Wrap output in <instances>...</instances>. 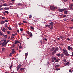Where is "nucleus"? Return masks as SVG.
<instances>
[{
	"instance_id": "nucleus-1",
	"label": "nucleus",
	"mask_w": 73,
	"mask_h": 73,
	"mask_svg": "<svg viewBox=\"0 0 73 73\" xmlns=\"http://www.w3.org/2000/svg\"><path fill=\"white\" fill-rule=\"evenodd\" d=\"M63 51L64 52H63V53H64V54L65 55V56H69V54L68 53V51H66L64 49H63Z\"/></svg>"
},
{
	"instance_id": "nucleus-2",
	"label": "nucleus",
	"mask_w": 73,
	"mask_h": 73,
	"mask_svg": "<svg viewBox=\"0 0 73 73\" xmlns=\"http://www.w3.org/2000/svg\"><path fill=\"white\" fill-rule=\"evenodd\" d=\"M3 41H4V42H3V43H2V46L3 47L5 46V42H6V38H3Z\"/></svg>"
},
{
	"instance_id": "nucleus-3",
	"label": "nucleus",
	"mask_w": 73,
	"mask_h": 73,
	"mask_svg": "<svg viewBox=\"0 0 73 73\" xmlns=\"http://www.w3.org/2000/svg\"><path fill=\"white\" fill-rule=\"evenodd\" d=\"M66 10V9L64 8L63 9H59L58 10V12H63L64 11H65Z\"/></svg>"
},
{
	"instance_id": "nucleus-4",
	"label": "nucleus",
	"mask_w": 73,
	"mask_h": 73,
	"mask_svg": "<svg viewBox=\"0 0 73 73\" xmlns=\"http://www.w3.org/2000/svg\"><path fill=\"white\" fill-rule=\"evenodd\" d=\"M50 9H51L52 10L53 9L54 10L56 9V7H54V6H50Z\"/></svg>"
},
{
	"instance_id": "nucleus-5",
	"label": "nucleus",
	"mask_w": 73,
	"mask_h": 73,
	"mask_svg": "<svg viewBox=\"0 0 73 73\" xmlns=\"http://www.w3.org/2000/svg\"><path fill=\"white\" fill-rule=\"evenodd\" d=\"M20 67H21V64H19L17 66V71H18V70H19V69H20Z\"/></svg>"
},
{
	"instance_id": "nucleus-6",
	"label": "nucleus",
	"mask_w": 73,
	"mask_h": 73,
	"mask_svg": "<svg viewBox=\"0 0 73 73\" xmlns=\"http://www.w3.org/2000/svg\"><path fill=\"white\" fill-rule=\"evenodd\" d=\"M59 61H60V59L57 58L56 59L55 62H59Z\"/></svg>"
},
{
	"instance_id": "nucleus-7",
	"label": "nucleus",
	"mask_w": 73,
	"mask_h": 73,
	"mask_svg": "<svg viewBox=\"0 0 73 73\" xmlns=\"http://www.w3.org/2000/svg\"><path fill=\"white\" fill-rule=\"evenodd\" d=\"M24 69H25V68H22L20 69V71H21V72H23V70H24Z\"/></svg>"
},
{
	"instance_id": "nucleus-8",
	"label": "nucleus",
	"mask_w": 73,
	"mask_h": 73,
	"mask_svg": "<svg viewBox=\"0 0 73 73\" xmlns=\"http://www.w3.org/2000/svg\"><path fill=\"white\" fill-rule=\"evenodd\" d=\"M64 14L66 15H68V11H66L65 10L64 11Z\"/></svg>"
},
{
	"instance_id": "nucleus-9",
	"label": "nucleus",
	"mask_w": 73,
	"mask_h": 73,
	"mask_svg": "<svg viewBox=\"0 0 73 73\" xmlns=\"http://www.w3.org/2000/svg\"><path fill=\"white\" fill-rule=\"evenodd\" d=\"M1 24H4V23H5V21H2L1 22Z\"/></svg>"
},
{
	"instance_id": "nucleus-10",
	"label": "nucleus",
	"mask_w": 73,
	"mask_h": 73,
	"mask_svg": "<svg viewBox=\"0 0 73 73\" xmlns=\"http://www.w3.org/2000/svg\"><path fill=\"white\" fill-rule=\"evenodd\" d=\"M59 48L58 47H56V48L55 49L54 52H56V51H58Z\"/></svg>"
},
{
	"instance_id": "nucleus-11",
	"label": "nucleus",
	"mask_w": 73,
	"mask_h": 73,
	"mask_svg": "<svg viewBox=\"0 0 73 73\" xmlns=\"http://www.w3.org/2000/svg\"><path fill=\"white\" fill-rule=\"evenodd\" d=\"M60 67V65H56L55 66V68H57Z\"/></svg>"
},
{
	"instance_id": "nucleus-12",
	"label": "nucleus",
	"mask_w": 73,
	"mask_h": 73,
	"mask_svg": "<svg viewBox=\"0 0 73 73\" xmlns=\"http://www.w3.org/2000/svg\"><path fill=\"white\" fill-rule=\"evenodd\" d=\"M1 29L3 32H5V29L4 27H3V29L1 28Z\"/></svg>"
},
{
	"instance_id": "nucleus-13",
	"label": "nucleus",
	"mask_w": 73,
	"mask_h": 73,
	"mask_svg": "<svg viewBox=\"0 0 73 73\" xmlns=\"http://www.w3.org/2000/svg\"><path fill=\"white\" fill-rule=\"evenodd\" d=\"M30 28H31V29H32V30H34V29H35L34 27L32 26H30Z\"/></svg>"
},
{
	"instance_id": "nucleus-14",
	"label": "nucleus",
	"mask_w": 73,
	"mask_h": 73,
	"mask_svg": "<svg viewBox=\"0 0 73 73\" xmlns=\"http://www.w3.org/2000/svg\"><path fill=\"white\" fill-rule=\"evenodd\" d=\"M46 27H48V28H49V27H50V25H45Z\"/></svg>"
},
{
	"instance_id": "nucleus-15",
	"label": "nucleus",
	"mask_w": 73,
	"mask_h": 73,
	"mask_svg": "<svg viewBox=\"0 0 73 73\" xmlns=\"http://www.w3.org/2000/svg\"><path fill=\"white\" fill-rule=\"evenodd\" d=\"M12 53H13V54H14V53L15 52V50H14V49H12Z\"/></svg>"
},
{
	"instance_id": "nucleus-16",
	"label": "nucleus",
	"mask_w": 73,
	"mask_h": 73,
	"mask_svg": "<svg viewBox=\"0 0 73 73\" xmlns=\"http://www.w3.org/2000/svg\"><path fill=\"white\" fill-rule=\"evenodd\" d=\"M28 56V53H26L25 54V58H27Z\"/></svg>"
},
{
	"instance_id": "nucleus-17",
	"label": "nucleus",
	"mask_w": 73,
	"mask_h": 73,
	"mask_svg": "<svg viewBox=\"0 0 73 73\" xmlns=\"http://www.w3.org/2000/svg\"><path fill=\"white\" fill-rule=\"evenodd\" d=\"M60 53H58V54H56V55L57 56H58V57H59V56H61Z\"/></svg>"
},
{
	"instance_id": "nucleus-18",
	"label": "nucleus",
	"mask_w": 73,
	"mask_h": 73,
	"mask_svg": "<svg viewBox=\"0 0 73 73\" xmlns=\"http://www.w3.org/2000/svg\"><path fill=\"white\" fill-rule=\"evenodd\" d=\"M9 9V8L5 7L4 8V9L5 10H8V9Z\"/></svg>"
},
{
	"instance_id": "nucleus-19",
	"label": "nucleus",
	"mask_w": 73,
	"mask_h": 73,
	"mask_svg": "<svg viewBox=\"0 0 73 73\" xmlns=\"http://www.w3.org/2000/svg\"><path fill=\"white\" fill-rule=\"evenodd\" d=\"M19 41H16L14 43V44H15V45H16V44H17V43H19Z\"/></svg>"
},
{
	"instance_id": "nucleus-20",
	"label": "nucleus",
	"mask_w": 73,
	"mask_h": 73,
	"mask_svg": "<svg viewBox=\"0 0 73 73\" xmlns=\"http://www.w3.org/2000/svg\"><path fill=\"white\" fill-rule=\"evenodd\" d=\"M52 59H53V60H56V59H57V58H56V57H54L53 58H52Z\"/></svg>"
},
{
	"instance_id": "nucleus-21",
	"label": "nucleus",
	"mask_w": 73,
	"mask_h": 73,
	"mask_svg": "<svg viewBox=\"0 0 73 73\" xmlns=\"http://www.w3.org/2000/svg\"><path fill=\"white\" fill-rule=\"evenodd\" d=\"M71 48V47H70V46H68V50H70Z\"/></svg>"
},
{
	"instance_id": "nucleus-22",
	"label": "nucleus",
	"mask_w": 73,
	"mask_h": 73,
	"mask_svg": "<svg viewBox=\"0 0 73 73\" xmlns=\"http://www.w3.org/2000/svg\"><path fill=\"white\" fill-rule=\"evenodd\" d=\"M64 56V54H60V56H61V57H63Z\"/></svg>"
},
{
	"instance_id": "nucleus-23",
	"label": "nucleus",
	"mask_w": 73,
	"mask_h": 73,
	"mask_svg": "<svg viewBox=\"0 0 73 73\" xmlns=\"http://www.w3.org/2000/svg\"><path fill=\"white\" fill-rule=\"evenodd\" d=\"M3 36L4 37H5L6 38H7V35H3Z\"/></svg>"
},
{
	"instance_id": "nucleus-24",
	"label": "nucleus",
	"mask_w": 73,
	"mask_h": 73,
	"mask_svg": "<svg viewBox=\"0 0 73 73\" xmlns=\"http://www.w3.org/2000/svg\"><path fill=\"white\" fill-rule=\"evenodd\" d=\"M5 48H3L2 49V52H4L5 51Z\"/></svg>"
},
{
	"instance_id": "nucleus-25",
	"label": "nucleus",
	"mask_w": 73,
	"mask_h": 73,
	"mask_svg": "<svg viewBox=\"0 0 73 73\" xmlns=\"http://www.w3.org/2000/svg\"><path fill=\"white\" fill-rule=\"evenodd\" d=\"M29 36H30L31 37H32V33H31L30 34H29Z\"/></svg>"
},
{
	"instance_id": "nucleus-26",
	"label": "nucleus",
	"mask_w": 73,
	"mask_h": 73,
	"mask_svg": "<svg viewBox=\"0 0 73 73\" xmlns=\"http://www.w3.org/2000/svg\"><path fill=\"white\" fill-rule=\"evenodd\" d=\"M60 69L59 68H55V70H60Z\"/></svg>"
},
{
	"instance_id": "nucleus-27",
	"label": "nucleus",
	"mask_w": 73,
	"mask_h": 73,
	"mask_svg": "<svg viewBox=\"0 0 73 73\" xmlns=\"http://www.w3.org/2000/svg\"><path fill=\"white\" fill-rule=\"evenodd\" d=\"M8 41L6 42L5 43V46H6V45H7V44H8Z\"/></svg>"
},
{
	"instance_id": "nucleus-28",
	"label": "nucleus",
	"mask_w": 73,
	"mask_h": 73,
	"mask_svg": "<svg viewBox=\"0 0 73 73\" xmlns=\"http://www.w3.org/2000/svg\"><path fill=\"white\" fill-rule=\"evenodd\" d=\"M27 33L28 35H29L31 33L29 31H27Z\"/></svg>"
},
{
	"instance_id": "nucleus-29",
	"label": "nucleus",
	"mask_w": 73,
	"mask_h": 73,
	"mask_svg": "<svg viewBox=\"0 0 73 73\" xmlns=\"http://www.w3.org/2000/svg\"><path fill=\"white\" fill-rule=\"evenodd\" d=\"M2 19H4V20H6V19H7L3 17H2Z\"/></svg>"
},
{
	"instance_id": "nucleus-30",
	"label": "nucleus",
	"mask_w": 73,
	"mask_h": 73,
	"mask_svg": "<svg viewBox=\"0 0 73 73\" xmlns=\"http://www.w3.org/2000/svg\"><path fill=\"white\" fill-rule=\"evenodd\" d=\"M54 23L53 22H51V23H50L49 24L50 25H53V24Z\"/></svg>"
},
{
	"instance_id": "nucleus-31",
	"label": "nucleus",
	"mask_w": 73,
	"mask_h": 73,
	"mask_svg": "<svg viewBox=\"0 0 73 73\" xmlns=\"http://www.w3.org/2000/svg\"><path fill=\"white\" fill-rule=\"evenodd\" d=\"M20 30L21 32H22V31H23V29L22 28H21L20 29Z\"/></svg>"
},
{
	"instance_id": "nucleus-32",
	"label": "nucleus",
	"mask_w": 73,
	"mask_h": 73,
	"mask_svg": "<svg viewBox=\"0 0 73 73\" xmlns=\"http://www.w3.org/2000/svg\"><path fill=\"white\" fill-rule=\"evenodd\" d=\"M54 62V60L52 59V60L51 61V62Z\"/></svg>"
},
{
	"instance_id": "nucleus-33",
	"label": "nucleus",
	"mask_w": 73,
	"mask_h": 73,
	"mask_svg": "<svg viewBox=\"0 0 73 73\" xmlns=\"http://www.w3.org/2000/svg\"><path fill=\"white\" fill-rule=\"evenodd\" d=\"M8 29H9V30H12V28H11L10 27H9L8 28Z\"/></svg>"
},
{
	"instance_id": "nucleus-34",
	"label": "nucleus",
	"mask_w": 73,
	"mask_h": 73,
	"mask_svg": "<svg viewBox=\"0 0 73 73\" xmlns=\"http://www.w3.org/2000/svg\"><path fill=\"white\" fill-rule=\"evenodd\" d=\"M2 13H3V15H6L4 11L3 12H2Z\"/></svg>"
},
{
	"instance_id": "nucleus-35",
	"label": "nucleus",
	"mask_w": 73,
	"mask_h": 73,
	"mask_svg": "<svg viewBox=\"0 0 73 73\" xmlns=\"http://www.w3.org/2000/svg\"><path fill=\"white\" fill-rule=\"evenodd\" d=\"M63 17H64V18L65 17H66V15H64Z\"/></svg>"
},
{
	"instance_id": "nucleus-36",
	"label": "nucleus",
	"mask_w": 73,
	"mask_h": 73,
	"mask_svg": "<svg viewBox=\"0 0 73 73\" xmlns=\"http://www.w3.org/2000/svg\"><path fill=\"white\" fill-rule=\"evenodd\" d=\"M70 7H73V3H72L70 5Z\"/></svg>"
},
{
	"instance_id": "nucleus-37",
	"label": "nucleus",
	"mask_w": 73,
	"mask_h": 73,
	"mask_svg": "<svg viewBox=\"0 0 73 73\" xmlns=\"http://www.w3.org/2000/svg\"><path fill=\"white\" fill-rule=\"evenodd\" d=\"M3 6H7V4H3Z\"/></svg>"
},
{
	"instance_id": "nucleus-38",
	"label": "nucleus",
	"mask_w": 73,
	"mask_h": 73,
	"mask_svg": "<svg viewBox=\"0 0 73 73\" xmlns=\"http://www.w3.org/2000/svg\"><path fill=\"white\" fill-rule=\"evenodd\" d=\"M12 66H13V65H11V66L10 67V69H11V68H12Z\"/></svg>"
},
{
	"instance_id": "nucleus-39",
	"label": "nucleus",
	"mask_w": 73,
	"mask_h": 73,
	"mask_svg": "<svg viewBox=\"0 0 73 73\" xmlns=\"http://www.w3.org/2000/svg\"><path fill=\"white\" fill-rule=\"evenodd\" d=\"M15 37L14 36H11V38H11V39H13V38H14Z\"/></svg>"
},
{
	"instance_id": "nucleus-40",
	"label": "nucleus",
	"mask_w": 73,
	"mask_h": 73,
	"mask_svg": "<svg viewBox=\"0 0 73 73\" xmlns=\"http://www.w3.org/2000/svg\"><path fill=\"white\" fill-rule=\"evenodd\" d=\"M60 38H61V39H63V37H62V36H60Z\"/></svg>"
},
{
	"instance_id": "nucleus-41",
	"label": "nucleus",
	"mask_w": 73,
	"mask_h": 73,
	"mask_svg": "<svg viewBox=\"0 0 73 73\" xmlns=\"http://www.w3.org/2000/svg\"><path fill=\"white\" fill-rule=\"evenodd\" d=\"M23 22L24 23H27V22H26L25 21H23Z\"/></svg>"
},
{
	"instance_id": "nucleus-42",
	"label": "nucleus",
	"mask_w": 73,
	"mask_h": 73,
	"mask_svg": "<svg viewBox=\"0 0 73 73\" xmlns=\"http://www.w3.org/2000/svg\"><path fill=\"white\" fill-rule=\"evenodd\" d=\"M69 62H67L66 63V65H69Z\"/></svg>"
},
{
	"instance_id": "nucleus-43",
	"label": "nucleus",
	"mask_w": 73,
	"mask_h": 73,
	"mask_svg": "<svg viewBox=\"0 0 73 73\" xmlns=\"http://www.w3.org/2000/svg\"><path fill=\"white\" fill-rule=\"evenodd\" d=\"M5 12L6 13H7V14H8V13H9V12L7 11H5Z\"/></svg>"
},
{
	"instance_id": "nucleus-44",
	"label": "nucleus",
	"mask_w": 73,
	"mask_h": 73,
	"mask_svg": "<svg viewBox=\"0 0 73 73\" xmlns=\"http://www.w3.org/2000/svg\"><path fill=\"white\" fill-rule=\"evenodd\" d=\"M54 50V49L53 48H52L51 49V51H53V50Z\"/></svg>"
},
{
	"instance_id": "nucleus-45",
	"label": "nucleus",
	"mask_w": 73,
	"mask_h": 73,
	"mask_svg": "<svg viewBox=\"0 0 73 73\" xmlns=\"http://www.w3.org/2000/svg\"><path fill=\"white\" fill-rule=\"evenodd\" d=\"M32 17V16L31 15H29V18H31V17Z\"/></svg>"
},
{
	"instance_id": "nucleus-46",
	"label": "nucleus",
	"mask_w": 73,
	"mask_h": 73,
	"mask_svg": "<svg viewBox=\"0 0 73 73\" xmlns=\"http://www.w3.org/2000/svg\"><path fill=\"white\" fill-rule=\"evenodd\" d=\"M52 55H54V52H53L52 54Z\"/></svg>"
},
{
	"instance_id": "nucleus-47",
	"label": "nucleus",
	"mask_w": 73,
	"mask_h": 73,
	"mask_svg": "<svg viewBox=\"0 0 73 73\" xmlns=\"http://www.w3.org/2000/svg\"><path fill=\"white\" fill-rule=\"evenodd\" d=\"M18 5H23V4H21V3H18Z\"/></svg>"
},
{
	"instance_id": "nucleus-48",
	"label": "nucleus",
	"mask_w": 73,
	"mask_h": 73,
	"mask_svg": "<svg viewBox=\"0 0 73 73\" xmlns=\"http://www.w3.org/2000/svg\"><path fill=\"white\" fill-rule=\"evenodd\" d=\"M49 62H48L47 63L46 65H49Z\"/></svg>"
},
{
	"instance_id": "nucleus-49",
	"label": "nucleus",
	"mask_w": 73,
	"mask_h": 73,
	"mask_svg": "<svg viewBox=\"0 0 73 73\" xmlns=\"http://www.w3.org/2000/svg\"><path fill=\"white\" fill-rule=\"evenodd\" d=\"M5 26L6 27H7V28H8V26H7V24H5Z\"/></svg>"
},
{
	"instance_id": "nucleus-50",
	"label": "nucleus",
	"mask_w": 73,
	"mask_h": 73,
	"mask_svg": "<svg viewBox=\"0 0 73 73\" xmlns=\"http://www.w3.org/2000/svg\"><path fill=\"white\" fill-rule=\"evenodd\" d=\"M15 35H15V34H12V36H13V37H15Z\"/></svg>"
},
{
	"instance_id": "nucleus-51",
	"label": "nucleus",
	"mask_w": 73,
	"mask_h": 73,
	"mask_svg": "<svg viewBox=\"0 0 73 73\" xmlns=\"http://www.w3.org/2000/svg\"><path fill=\"white\" fill-rule=\"evenodd\" d=\"M69 72H70V73H72V70H71V69H70L69 70Z\"/></svg>"
},
{
	"instance_id": "nucleus-52",
	"label": "nucleus",
	"mask_w": 73,
	"mask_h": 73,
	"mask_svg": "<svg viewBox=\"0 0 73 73\" xmlns=\"http://www.w3.org/2000/svg\"><path fill=\"white\" fill-rule=\"evenodd\" d=\"M7 33H8V34H10V32L9 31L7 32Z\"/></svg>"
},
{
	"instance_id": "nucleus-53",
	"label": "nucleus",
	"mask_w": 73,
	"mask_h": 73,
	"mask_svg": "<svg viewBox=\"0 0 73 73\" xmlns=\"http://www.w3.org/2000/svg\"><path fill=\"white\" fill-rule=\"evenodd\" d=\"M0 35H1V36H3V33H2L1 32H0Z\"/></svg>"
},
{
	"instance_id": "nucleus-54",
	"label": "nucleus",
	"mask_w": 73,
	"mask_h": 73,
	"mask_svg": "<svg viewBox=\"0 0 73 73\" xmlns=\"http://www.w3.org/2000/svg\"><path fill=\"white\" fill-rule=\"evenodd\" d=\"M63 61H64V62H66V59H64V60H63Z\"/></svg>"
},
{
	"instance_id": "nucleus-55",
	"label": "nucleus",
	"mask_w": 73,
	"mask_h": 73,
	"mask_svg": "<svg viewBox=\"0 0 73 73\" xmlns=\"http://www.w3.org/2000/svg\"><path fill=\"white\" fill-rule=\"evenodd\" d=\"M5 21V22H8V21H9L6 20Z\"/></svg>"
},
{
	"instance_id": "nucleus-56",
	"label": "nucleus",
	"mask_w": 73,
	"mask_h": 73,
	"mask_svg": "<svg viewBox=\"0 0 73 73\" xmlns=\"http://www.w3.org/2000/svg\"><path fill=\"white\" fill-rule=\"evenodd\" d=\"M2 6H3V5H2L1 4L0 5V8L2 7Z\"/></svg>"
},
{
	"instance_id": "nucleus-57",
	"label": "nucleus",
	"mask_w": 73,
	"mask_h": 73,
	"mask_svg": "<svg viewBox=\"0 0 73 73\" xmlns=\"http://www.w3.org/2000/svg\"><path fill=\"white\" fill-rule=\"evenodd\" d=\"M51 28H53V25H51Z\"/></svg>"
},
{
	"instance_id": "nucleus-58",
	"label": "nucleus",
	"mask_w": 73,
	"mask_h": 73,
	"mask_svg": "<svg viewBox=\"0 0 73 73\" xmlns=\"http://www.w3.org/2000/svg\"><path fill=\"white\" fill-rule=\"evenodd\" d=\"M67 38V40H70V39H69V38Z\"/></svg>"
},
{
	"instance_id": "nucleus-59",
	"label": "nucleus",
	"mask_w": 73,
	"mask_h": 73,
	"mask_svg": "<svg viewBox=\"0 0 73 73\" xmlns=\"http://www.w3.org/2000/svg\"><path fill=\"white\" fill-rule=\"evenodd\" d=\"M64 2H66L67 1V0H64Z\"/></svg>"
},
{
	"instance_id": "nucleus-60",
	"label": "nucleus",
	"mask_w": 73,
	"mask_h": 73,
	"mask_svg": "<svg viewBox=\"0 0 73 73\" xmlns=\"http://www.w3.org/2000/svg\"><path fill=\"white\" fill-rule=\"evenodd\" d=\"M57 40H60V38H57Z\"/></svg>"
},
{
	"instance_id": "nucleus-61",
	"label": "nucleus",
	"mask_w": 73,
	"mask_h": 73,
	"mask_svg": "<svg viewBox=\"0 0 73 73\" xmlns=\"http://www.w3.org/2000/svg\"><path fill=\"white\" fill-rule=\"evenodd\" d=\"M2 45V43H1V42L0 41V45Z\"/></svg>"
},
{
	"instance_id": "nucleus-62",
	"label": "nucleus",
	"mask_w": 73,
	"mask_h": 73,
	"mask_svg": "<svg viewBox=\"0 0 73 73\" xmlns=\"http://www.w3.org/2000/svg\"><path fill=\"white\" fill-rule=\"evenodd\" d=\"M22 48V47L21 46H19V49H20V48Z\"/></svg>"
},
{
	"instance_id": "nucleus-63",
	"label": "nucleus",
	"mask_w": 73,
	"mask_h": 73,
	"mask_svg": "<svg viewBox=\"0 0 73 73\" xmlns=\"http://www.w3.org/2000/svg\"><path fill=\"white\" fill-rule=\"evenodd\" d=\"M73 48L72 47H71L70 50H73Z\"/></svg>"
},
{
	"instance_id": "nucleus-64",
	"label": "nucleus",
	"mask_w": 73,
	"mask_h": 73,
	"mask_svg": "<svg viewBox=\"0 0 73 73\" xmlns=\"http://www.w3.org/2000/svg\"><path fill=\"white\" fill-rule=\"evenodd\" d=\"M70 28H71V29L73 28V27H70Z\"/></svg>"
}]
</instances>
